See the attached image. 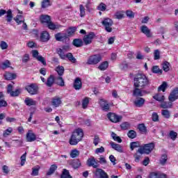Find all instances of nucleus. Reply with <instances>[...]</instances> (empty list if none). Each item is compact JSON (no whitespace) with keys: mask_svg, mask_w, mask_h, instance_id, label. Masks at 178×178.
I'll list each match as a JSON object with an SVG mask.
<instances>
[{"mask_svg":"<svg viewBox=\"0 0 178 178\" xmlns=\"http://www.w3.org/2000/svg\"><path fill=\"white\" fill-rule=\"evenodd\" d=\"M151 84L149 78L144 73H138L135 74L134 78V87H140L144 89Z\"/></svg>","mask_w":178,"mask_h":178,"instance_id":"1","label":"nucleus"},{"mask_svg":"<svg viewBox=\"0 0 178 178\" xmlns=\"http://www.w3.org/2000/svg\"><path fill=\"white\" fill-rule=\"evenodd\" d=\"M169 102H162L160 108L163 109H170L173 106V103L176 99H178V88H175L168 96Z\"/></svg>","mask_w":178,"mask_h":178,"instance_id":"2","label":"nucleus"},{"mask_svg":"<svg viewBox=\"0 0 178 178\" xmlns=\"http://www.w3.org/2000/svg\"><path fill=\"white\" fill-rule=\"evenodd\" d=\"M51 19V16L48 15H42L40 17V22L43 26L47 27L49 30H58L62 27L61 25L55 24Z\"/></svg>","mask_w":178,"mask_h":178,"instance_id":"3","label":"nucleus"},{"mask_svg":"<svg viewBox=\"0 0 178 178\" xmlns=\"http://www.w3.org/2000/svg\"><path fill=\"white\" fill-rule=\"evenodd\" d=\"M83 137H84V131L81 128H78L74 130L72 132L69 143L70 145H77L81 140H83Z\"/></svg>","mask_w":178,"mask_h":178,"instance_id":"4","label":"nucleus"},{"mask_svg":"<svg viewBox=\"0 0 178 178\" xmlns=\"http://www.w3.org/2000/svg\"><path fill=\"white\" fill-rule=\"evenodd\" d=\"M155 148V143L151 142L147 144L143 145L139 149L137 150L140 155L145 154L146 155H149L154 149Z\"/></svg>","mask_w":178,"mask_h":178,"instance_id":"5","label":"nucleus"},{"mask_svg":"<svg viewBox=\"0 0 178 178\" xmlns=\"http://www.w3.org/2000/svg\"><path fill=\"white\" fill-rule=\"evenodd\" d=\"M56 52L60 59H63V60H65L66 58L70 60V62H72V63H76L77 62V60L74 56H73V54L72 53H67V54H65V51H63V49L58 48L56 49Z\"/></svg>","mask_w":178,"mask_h":178,"instance_id":"6","label":"nucleus"},{"mask_svg":"<svg viewBox=\"0 0 178 178\" xmlns=\"http://www.w3.org/2000/svg\"><path fill=\"white\" fill-rule=\"evenodd\" d=\"M25 90L30 95H37L40 91V86L36 83H32L25 86Z\"/></svg>","mask_w":178,"mask_h":178,"instance_id":"7","label":"nucleus"},{"mask_svg":"<svg viewBox=\"0 0 178 178\" xmlns=\"http://www.w3.org/2000/svg\"><path fill=\"white\" fill-rule=\"evenodd\" d=\"M102 60V56L101 54H93L87 60L86 65H98Z\"/></svg>","mask_w":178,"mask_h":178,"instance_id":"8","label":"nucleus"},{"mask_svg":"<svg viewBox=\"0 0 178 178\" xmlns=\"http://www.w3.org/2000/svg\"><path fill=\"white\" fill-rule=\"evenodd\" d=\"M102 26H104V29L107 33H112V26H113V20L111 18H104L102 22Z\"/></svg>","mask_w":178,"mask_h":178,"instance_id":"9","label":"nucleus"},{"mask_svg":"<svg viewBox=\"0 0 178 178\" xmlns=\"http://www.w3.org/2000/svg\"><path fill=\"white\" fill-rule=\"evenodd\" d=\"M7 94H9L10 97H19L22 94V89L17 88L13 90V85L10 83L7 86Z\"/></svg>","mask_w":178,"mask_h":178,"instance_id":"10","label":"nucleus"},{"mask_svg":"<svg viewBox=\"0 0 178 178\" xmlns=\"http://www.w3.org/2000/svg\"><path fill=\"white\" fill-rule=\"evenodd\" d=\"M56 41L58 42H67L70 41V38L67 37V34L62 32H58L54 35Z\"/></svg>","mask_w":178,"mask_h":178,"instance_id":"11","label":"nucleus"},{"mask_svg":"<svg viewBox=\"0 0 178 178\" xmlns=\"http://www.w3.org/2000/svg\"><path fill=\"white\" fill-rule=\"evenodd\" d=\"M107 118L112 123H119V122H122V119H123L122 115H118L116 113L112 112H109L107 114Z\"/></svg>","mask_w":178,"mask_h":178,"instance_id":"12","label":"nucleus"},{"mask_svg":"<svg viewBox=\"0 0 178 178\" xmlns=\"http://www.w3.org/2000/svg\"><path fill=\"white\" fill-rule=\"evenodd\" d=\"M7 13V15H6ZM3 15H6V21L8 23H10L13 19V14H12V10L9 9L8 11L4 9H0V17H2Z\"/></svg>","mask_w":178,"mask_h":178,"instance_id":"13","label":"nucleus"},{"mask_svg":"<svg viewBox=\"0 0 178 178\" xmlns=\"http://www.w3.org/2000/svg\"><path fill=\"white\" fill-rule=\"evenodd\" d=\"M94 38H95V33L94 32H90L88 34L84 35L83 41L85 45H89V44L92 42Z\"/></svg>","mask_w":178,"mask_h":178,"instance_id":"14","label":"nucleus"},{"mask_svg":"<svg viewBox=\"0 0 178 178\" xmlns=\"http://www.w3.org/2000/svg\"><path fill=\"white\" fill-rule=\"evenodd\" d=\"M99 104L100 105L102 111H103L104 112H109L111 109V106L109 105V104H108V101L104 99H100L99 101Z\"/></svg>","mask_w":178,"mask_h":178,"instance_id":"15","label":"nucleus"},{"mask_svg":"<svg viewBox=\"0 0 178 178\" xmlns=\"http://www.w3.org/2000/svg\"><path fill=\"white\" fill-rule=\"evenodd\" d=\"M38 54L39 53L38 50L32 51L33 57L35 58V59H37V60L39 62H41L44 66H47V61L45 60V58H44L42 56H39Z\"/></svg>","mask_w":178,"mask_h":178,"instance_id":"16","label":"nucleus"},{"mask_svg":"<svg viewBox=\"0 0 178 178\" xmlns=\"http://www.w3.org/2000/svg\"><path fill=\"white\" fill-rule=\"evenodd\" d=\"M86 165L88 168H93V169H98V162L95 160V157H90L87 161Z\"/></svg>","mask_w":178,"mask_h":178,"instance_id":"17","label":"nucleus"},{"mask_svg":"<svg viewBox=\"0 0 178 178\" xmlns=\"http://www.w3.org/2000/svg\"><path fill=\"white\" fill-rule=\"evenodd\" d=\"M95 176L99 178H109V175L108 173L105 172V170H102V168H97L95 172Z\"/></svg>","mask_w":178,"mask_h":178,"instance_id":"18","label":"nucleus"},{"mask_svg":"<svg viewBox=\"0 0 178 178\" xmlns=\"http://www.w3.org/2000/svg\"><path fill=\"white\" fill-rule=\"evenodd\" d=\"M23 19V15H17L15 18L14 20L15 21V22L17 23V24H22V29L23 30H27V24H26V22H24V20L22 19Z\"/></svg>","mask_w":178,"mask_h":178,"instance_id":"19","label":"nucleus"},{"mask_svg":"<svg viewBox=\"0 0 178 178\" xmlns=\"http://www.w3.org/2000/svg\"><path fill=\"white\" fill-rule=\"evenodd\" d=\"M73 88L76 90V91H79V90H81L83 88V82L81 81V78L76 77L73 83Z\"/></svg>","mask_w":178,"mask_h":178,"instance_id":"20","label":"nucleus"},{"mask_svg":"<svg viewBox=\"0 0 178 178\" xmlns=\"http://www.w3.org/2000/svg\"><path fill=\"white\" fill-rule=\"evenodd\" d=\"M4 80L7 81H12V80H16L17 78V74L16 73H12L8 71H6L3 74Z\"/></svg>","mask_w":178,"mask_h":178,"instance_id":"21","label":"nucleus"},{"mask_svg":"<svg viewBox=\"0 0 178 178\" xmlns=\"http://www.w3.org/2000/svg\"><path fill=\"white\" fill-rule=\"evenodd\" d=\"M141 33L145 34L147 38H151L152 37V33H151V30L148 28V26L143 25L140 27Z\"/></svg>","mask_w":178,"mask_h":178,"instance_id":"22","label":"nucleus"},{"mask_svg":"<svg viewBox=\"0 0 178 178\" xmlns=\"http://www.w3.org/2000/svg\"><path fill=\"white\" fill-rule=\"evenodd\" d=\"M62 104V99L60 97L56 96L51 99V105L54 106V108H59L60 104Z\"/></svg>","mask_w":178,"mask_h":178,"instance_id":"23","label":"nucleus"},{"mask_svg":"<svg viewBox=\"0 0 178 178\" xmlns=\"http://www.w3.org/2000/svg\"><path fill=\"white\" fill-rule=\"evenodd\" d=\"M110 145L113 149H115V151H117V152H120V154L123 153V147L122 145L115 143L114 142H110Z\"/></svg>","mask_w":178,"mask_h":178,"instance_id":"24","label":"nucleus"},{"mask_svg":"<svg viewBox=\"0 0 178 178\" xmlns=\"http://www.w3.org/2000/svg\"><path fill=\"white\" fill-rule=\"evenodd\" d=\"M49 33H48V31H44L41 33L40 35V41L42 42H48V41H49Z\"/></svg>","mask_w":178,"mask_h":178,"instance_id":"25","label":"nucleus"},{"mask_svg":"<svg viewBox=\"0 0 178 178\" xmlns=\"http://www.w3.org/2000/svg\"><path fill=\"white\" fill-rule=\"evenodd\" d=\"M35 140H37L35 134L33 133L31 131H29L26 134V141L28 143H33V141H35Z\"/></svg>","mask_w":178,"mask_h":178,"instance_id":"26","label":"nucleus"},{"mask_svg":"<svg viewBox=\"0 0 178 178\" xmlns=\"http://www.w3.org/2000/svg\"><path fill=\"white\" fill-rule=\"evenodd\" d=\"M134 104L135 106L137 108H141L144 106V104H145V99L143 97H138L134 102Z\"/></svg>","mask_w":178,"mask_h":178,"instance_id":"27","label":"nucleus"},{"mask_svg":"<svg viewBox=\"0 0 178 178\" xmlns=\"http://www.w3.org/2000/svg\"><path fill=\"white\" fill-rule=\"evenodd\" d=\"M143 88L140 87H134V89L133 90V96L136 97L137 98H140L141 97H143Z\"/></svg>","mask_w":178,"mask_h":178,"instance_id":"28","label":"nucleus"},{"mask_svg":"<svg viewBox=\"0 0 178 178\" xmlns=\"http://www.w3.org/2000/svg\"><path fill=\"white\" fill-rule=\"evenodd\" d=\"M87 12L91 13V12H94L95 10V6H94V3L91 2V1H88L85 6Z\"/></svg>","mask_w":178,"mask_h":178,"instance_id":"29","label":"nucleus"},{"mask_svg":"<svg viewBox=\"0 0 178 178\" xmlns=\"http://www.w3.org/2000/svg\"><path fill=\"white\" fill-rule=\"evenodd\" d=\"M149 178H167V175L156 172H152L149 175Z\"/></svg>","mask_w":178,"mask_h":178,"instance_id":"30","label":"nucleus"},{"mask_svg":"<svg viewBox=\"0 0 178 178\" xmlns=\"http://www.w3.org/2000/svg\"><path fill=\"white\" fill-rule=\"evenodd\" d=\"M66 34L69 38V37H72L77 31V27L76 26H70L66 29Z\"/></svg>","mask_w":178,"mask_h":178,"instance_id":"31","label":"nucleus"},{"mask_svg":"<svg viewBox=\"0 0 178 178\" xmlns=\"http://www.w3.org/2000/svg\"><path fill=\"white\" fill-rule=\"evenodd\" d=\"M83 44L84 42L80 38L74 39L72 41V44L74 47H76V48H80L81 47H83Z\"/></svg>","mask_w":178,"mask_h":178,"instance_id":"32","label":"nucleus"},{"mask_svg":"<svg viewBox=\"0 0 178 178\" xmlns=\"http://www.w3.org/2000/svg\"><path fill=\"white\" fill-rule=\"evenodd\" d=\"M24 103L26 104V106H35V105H37V101L29 97H26L25 99Z\"/></svg>","mask_w":178,"mask_h":178,"instance_id":"33","label":"nucleus"},{"mask_svg":"<svg viewBox=\"0 0 178 178\" xmlns=\"http://www.w3.org/2000/svg\"><path fill=\"white\" fill-rule=\"evenodd\" d=\"M108 67H109V62H108L107 60L103 61L98 66L99 70H101L102 72H105V70H106Z\"/></svg>","mask_w":178,"mask_h":178,"instance_id":"34","label":"nucleus"},{"mask_svg":"<svg viewBox=\"0 0 178 178\" xmlns=\"http://www.w3.org/2000/svg\"><path fill=\"white\" fill-rule=\"evenodd\" d=\"M70 165L74 168V169H79L80 166H81V162L79 159H74L72 160Z\"/></svg>","mask_w":178,"mask_h":178,"instance_id":"35","label":"nucleus"},{"mask_svg":"<svg viewBox=\"0 0 178 178\" xmlns=\"http://www.w3.org/2000/svg\"><path fill=\"white\" fill-rule=\"evenodd\" d=\"M10 61H9L8 60H6L4 62L0 64V69H1V70H6V69H8L9 67L13 69V67H10Z\"/></svg>","mask_w":178,"mask_h":178,"instance_id":"36","label":"nucleus"},{"mask_svg":"<svg viewBox=\"0 0 178 178\" xmlns=\"http://www.w3.org/2000/svg\"><path fill=\"white\" fill-rule=\"evenodd\" d=\"M54 82L59 87H65V80L62 76L54 78Z\"/></svg>","mask_w":178,"mask_h":178,"instance_id":"37","label":"nucleus"},{"mask_svg":"<svg viewBox=\"0 0 178 178\" xmlns=\"http://www.w3.org/2000/svg\"><path fill=\"white\" fill-rule=\"evenodd\" d=\"M55 83V76L54 75H50L48 78H47V81L45 83L46 86L47 87H52V86H54V83Z\"/></svg>","mask_w":178,"mask_h":178,"instance_id":"38","label":"nucleus"},{"mask_svg":"<svg viewBox=\"0 0 178 178\" xmlns=\"http://www.w3.org/2000/svg\"><path fill=\"white\" fill-rule=\"evenodd\" d=\"M58 169L56 164H53L50 166L49 170L46 173V176H51L55 173V171Z\"/></svg>","mask_w":178,"mask_h":178,"instance_id":"39","label":"nucleus"},{"mask_svg":"<svg viewBox=\"0 0 178 178\" xmlns=\"http://www.w3.org/2000/svg\"><path fill=\"white\" fill-rule=\"evenodd\" d=\"M138 129L142 134H147V133H148V130L147 129V127H145V124L144 123L139 124L138 125Z\"/></svg>","mask_w":178,"mask_h":178,"instance_id":"40","label":"nucleus"},{"mask_svg":"<svg viewBox=\"0 0 178 178\" xmlns=\"http://www.w3.org/2000/svg\"><path fill=\"white\" fill-rule=\"evenodd\" d=\"M135 148H141V143H140L138 141L131 142L130 143L131 151H134Z\"/></svg>","mask_w":178,"mask_h":178,"instance_id":"41","label":"nucleus"},{"mask_svg":"<svg viewBox=\"0 0 178 178\" xmlns=\"http://www.w3.org/2000/svg\"><path fill=\"white\" fill-rule=\"evenodd\" d=\"M152 73H154V74H162L163 73L162 70H160L159 66L158 65H154L152 67Z\"/></svg>","mask_w":178,"mask_h":178,"instance_id":"42","label":"nucleus"},{"mask_svg":"<svg viewBox=\"0 0 178 178\" xmlns=\"http://www.w3.org/2000/svg\"><path fill=\"white\" fill-rule=\"evenodd\" d=\"M52 5L51 3V0H43L41 3V8L46 9V8H49Z\"/></svg>","mask_w":178,"mask_h":178,"instance_id":"43","label":"nucleus"},{"mask_svg":"<svg viewBox=\"0 0 178 178\" xmlns=\"http://www.w3.org/2000/svg\"><path fill=\"white\" fill-rule=\"evenodd\" d=\"M115 19H118V20H121V19L124 18V11L120 10L117 11L115 14Z\"/></svg>","mask_w":178,"mask_h":178,"instance_id":"44","label":"nucleus"},{"mask_svg":"<svg viewBox=\"0 0 178 178\" xmlns=\"http://www.w3.org/2000/svg\"><path fill=\"white\" fill-rule=\"evenodd\" d=\"M56 72H57L58 76H62L65 74V67L63 66L58 65L56 67Z\"/></svg>","mask_w":178,"mask_h":178,"instance_id":"45","label":"nucleus"},{"mask_svg":"<svg viewBox=\"0 0 178 178\" xmlns=\"http://www.w3.org/2000/svg\"><path fill=\"white\" fill-rule=\"evenodd\" d=\"M162 67L164 72H169L170 70V63L168 61H164L162 63Z\"/></svg>","mask_w":178,"mask_h":178,"instance_id":"46","label":"nucleus"},{"mask_svg":"<svg viewBox=\"0 0 178 178\" xmlns=\"http://www.w3.org/2000/svg\"><path fill=\"white\" fill-rule=\"evenodd\" d=\"M60 178H72V175H70V172L69 170L66 169H63V172L60 175Z\"/></svg>","mask_w":178,"mask_h":178,"instance_id":"47","label":"nucleus"},{"mask_svg":"<svg viewBox=\"0 0 178 178\" xmlns=\"http://www.w3.org/2000/svg\"><path fill=\"white\" fill-rule=\"evenodd\" d=\"M70 155L71 158H77V156L80 155V151H79L77 149H74L71 150Z\"/></svg>","mask_w":178,"mask_h":178,"instance_id":"48","label":"nucleus"},{"mask_svg":"<svg viewBox=\"0 0 178 178\" xmlns=\"http://www.w3.org/2000/svg\"><path fill=\"white\" fill-rule=\"evenodd\" d=\"M127 136L129 138H131V140L136 138L137 137V132L134 130H129L127 133Z\"/></svg>","mask_w":178,"mask_h":178,"instance_id":"49","label":"nucleus"},{"mask_svg":"<svg viewBox=\"0 0 178 178\" xmlns=\"http://www.w3.org/2000/svg\"><path fill=\"white\" fill-rule=\"evenodd\" d=\"M153 99L156 101H158L159 102H163L165 101V96L164 95H159V94H156L154 96H153Z\"/></svg>","mask_w":178,"mask_h":178,"instance_id":"50","label":"nucleus"},{"mask_svg":"<svg viewBox=\"0 0 178 178\" xmlns=\"http://www.w3.org/2000/svg\"><path fill=\"white\" fill-rule=\"evenodd\" d=\"M111 137L114 141H117V143H122V138L120 136H118V135L115 132H111Z\"/></svg>","mask_w":178,"mask_h":178,"instance_id":"51","label":"nucleus"},{"mask_svg":"<svg viewBox=\"0 0 178 178\" xmlns=\"http://www.w3.org/2000/svg\"><path fill=\"white\" fill-rule=\"evenodd\" d=\"M88 104H90V98L88 97H85L83 100H82V108L83 109L87 108V107L88 106Z\"/></svg>","mask_w":178,"mask_h":178,"instance_id":"52","label":"nucleus"},{"mask_svg":"<svg viewBox=\"0 0 178 178\" xmlns=\"http://www.w3.org/2000/svg\"><path fill=\"white\" fill-rule=\"evenodd\" d=\"M166 88H168V83L163 82L162 84L158 88V91H163L165 92L166 91Z\"/></svg>","mask_w":178,"mask_h":178,"instance_id":"53","label":"nucleus"},{"mask_svg":"<svg viewBox=\"0 0 178 178\" xmlns=\"http://www.w3.org/2000/svg\"><path fill=\"white\" fill-rule=\"evenodd\" d=\"M161 115L165 119H169L170 118V112L169 111V110H166V109L162 110Z\"/></svg>","mask_w":178,"mask_h":178,"instance_id":"54","label":"nucleus"},{"mask_svg":"<svg viewBox=\"0 0 178 178\" xmlns=\"http://www.w3.org/2000/svg\"><path fill=\"white\" fill-rule=\"evenodd\" d=\"M169 137L172 140V141H176V138H177V132L175 131H170Z\"/></svg>","mask_w":178,"mask_h":178,"instance_id":"55","label":"nucleus"},{"mask_svg":"<svg viewBox=\"0 0 178 178\" xmlns=\"http://www.w3.org/2000/svg\"><path fill=\"white\" fill-rule=\"evenodd\" d=\"M166 162H168V154H164L161 156V159H160V163L161 165H165V163H166Z\"/></svg>","mask_w":178,"mask_h":178,"instance_id":"56","label":"nucleus"},{"mask_svg":"<svg viewBox=\"0 0 178 178\" xmlns=\"http://www.w3.org/2000/svg\"><path fill=\"white\" fill-rule=\"evenodd\" d=\"M97 10H100V12H105L106 10V4L104 3H100L97 6Z\"/></svg>","mask_w":178,"mask_h":178,"instance_id":"57","label":"nucleus"},{"mask_svg":"<svg viewBox=\"0 0 178 178\" xmlns=\"http://www.w3.org/2000/svg\"><path fill=\"white\" fill-rule=\"evenodd\" d=\"M79 12L81 17H84V16H86V8L83 4L79 5Z\"/></svg>","mask_w":178,"mask_h":178,"instance_id":"58","label":"nucleus"},{"mask_svg":"<svg viewBox=\"0 0 178 178\" xmlns=\"http://www.w3.org/2000/svg\"><path fill=\"white\" fill-rule=\"evenodd\" d=\"M12 131H13V129H12V127H8L3 131V137H8V136H10Z\"/></svg>","mask_w":178,"mask_h":178,"instance_id":"59","label":"nucleus"},{"mask_svg":"<svg viewBox=\"0 0 178 178\" xmlns=\"http://www.w3.org/2000/svg\"><path fill=\"white\" fill-rule=\"evenodd\" d=\"M122 130H129L130 129V123L125 122L120 124Z\"/></svg>","mask_w":178,"mask_h":178,"instance_id":"60","label":"nucleus"},{"mask_svg":"<svg viewBox=\"0 0 178 178\" xmlns=\"http://www.w3.org/2000/svg\"><path fill=\"white\" fill-rule=\"evenodd\" d=\"M27 155V152H25L24 154H22L20 157V165L21 166H24L26 163V156Z\"/></svg>","mask_w":178,"mask_h":178,"instance_id":"61","label":"nucleus"},{"mask_svg":"<svg viewBox=\"0 0 178 178\" xmlns=\"http://www.w3.org/2000/svg\"><path fill=\"white\" fill-rule=\"evenodd\" d=\"M154 60H158V59L161 58V53L159 52V50L156 49L154 52Z\"/></svg>","mask_w":178,"mask_h":178,"instance_id":"62","label":"nucleus"},{"mask_svg":"<svg viewBox=\"0 0 178 178\" xmlns=\"http://www.w3.org/2000/svg\"><path fill=\"white\" fill-rule=\"evenodd\" d=\"M152 120L153 122H159V115L157 113L154 112L152 115Z\"/></svg>","mask_w":178,"mask_h":178,"instance_id":"63","label":"nucleus"},{"mask_svg":"<svg viewBox=\"0 0 178 178\" xmlns=\"http://www.w3.org/2000/svg\"><path fill=\"white\" fill-rule=\"evenodd\" d=\"M126 15L129 19H134V13L130 10L126 11Z\"/></svg>","mask_w":178,"mask_h":178,"instance_id":"64","label":"nucleus"}]
</instances>
